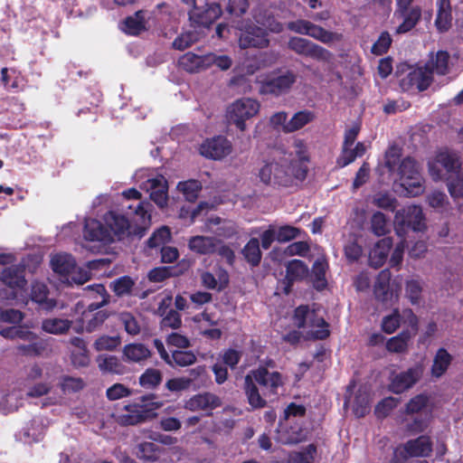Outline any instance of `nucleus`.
<instances>
[{"label": "nucleus", "instance_id": "nucleus-43", "mask_svg": "<svg viewBox=\"0 0 463 463\" xmlns=\"http://www.w3.org/2000/svg\"><path fill=\"white\" fill-rule=\"evenodd\" d=\"M124 355L128 361L139 363L151 356L150 350L144 344H129L124 347Z\"/></svg>", "mask_w": 463, "mask_h": 463}, {"label": "nucleus", "instance_id": "nucleus-6", "mask_svg": "<svg viewBox=\"0 0 463 463\" xmlns=\"http://www.w3.org/2000/svg\"><path fill=\"white\" fill-rule=\"evenodd\" d=\"M308 320L310 326L319 327L309 332L313 340H325L330 335L329 324L315 312H310L308 306L301 305L294 310L293 322L298 328H305Z\"/></svg>", "mask_w": 463, "mask_h": 463}, {"label": "nucleus", "instance_id": "nucleus-29", "mask_svg": "<svg viewBox=\"0 0 463 463\" xmlns=\"http://www.w3.org/2000/svg\"><path fill=\"white\" fill-rule=\"evenodd\" d=\"M218 242L220 241L213 237L197 235L190 238L188 247L197 254L207 255L216 251Z\"/></svg>", "mask_w": 463, "mask_h": 463}, {"label": "nucleus", "instance_id": "nucleus-9", "mask_svg": "<svg viewBox=\"0 0 463 463\" xmlns=\"http://www.w3.org/2000/svg\"><path fill=\"white\" fill-rule=\"evenodd\" d=\"M287 28L298 34L307 35L325 44H330L334 42H340L343 39L341 33L327 31L320 25L315 24L305 19H298L288 22Z\"/></svg>", "mask_w": 463, "mask_h": 463}, {"label": "nucleus", "instance_id": "nucleus-8", "mask_svg": "<svg viewBox=\"0 0 463 463\" xmlns=\"http://www.w3.org/2000/svg\"><path fill=\"white\" fill-rule=\"evenodd\" d=\"M260 107L259 101L250 98L237 99L227 109V120L241 131H244L246 129L245 121L256 116Z\"/></svg>", "mask_w": 463, "mask_h": 463}, {"label": "nucleus", "instance_id": "nucleus-36", "mask_svg": "<svg viewBox=\"0 0 463 463\" xmlns=\"http://www.w3.org/2000/svg\"><path fill=\"white\" fill-rule=\"evenodd\" d=\"M412 334L409 329H404L397 335L391 337L386 342V349L390 353L403 354L408 351V346Z\"/></svg>", "mask_w": 463, "mask_h": 463}, {"label": "nucleus", "instance_id": "nucleus-33", "mask_svg": "<svg viewBox=\"0 0 463 463\" xmlns=\"http://www.w3.org/2000/svg\"><path fill=\"white\" fill-rule=\"evenodd\" d=\"M453 361V356L444 347H440L437 350L432 365L430 368L431 375L435 378H440L448 371Z\"/></svg>", "mask_w": 463, "mask_h": 463}, {"label": "nucleus", "instance_id": "nucleus-38", "mask_svg": "<svg viewBox=\"0 0 463 463\" xmlns=\"http://www.w3.org/2000/svg\"><path fill=\"white\" fill-rule=\"evenodd\" d=\"M97 362L102 373L124 374L127 372L126 366L115 355H99Z\"/></svg>", "mask_w": 463, "mask_h": 463}, {"label": "nucleus", "instance_id": "nucleus-27", "mask_svg": "<svg viewBox=\"0 0 463 463\" xmlns=\"http://www.w3.org/2000/svg\"><path fill=\"white\" fill-rule=\"evenodd\" d=\"M449 53L447 51L440 50L435 54L431 53L430 60L425 63L424 67L430 71V76H432L433 73L444 76L449 71Z\"/></svg>", "mask_w": 463, "mask_h": 463}, {"label": "nucleus", "instance_id": "nucleus-62", "mask_svg": "<svg viewBox=\"0 0 463 463\" xmlns=\"http://www.w3.org/2000/svg\"><path fill=\"white\" fill-rule=\"evenodd\" d=\"M300 230L291 225H282L276 230V239L279 242H287L296 239Z\"/></svg>", "mask_w": 463, "mask_h": 463}, {"label": "nucleus", "instance_id": "nucleus-60", "mask_svg": "<svg viewBox=\"0 0 463 463\" xmlns=\"http://www.w3.org/2000/svg\"><path fill=\"white\" fill-rule=\"evenodd\" d=\"M120 321L124 325L125 330L131 335H138L140 332V326L130 312H123L120 315Z\"/></svg>", "mask_w": 463, "mask_h": 463}, {"label": "nucleus", "instance_id": "nucleus-41", "mask_svg": "<svg viewBox=\"0 0 463 463\" xmlns=\"http://www.w3.org/2000/svg\"><path fill=\"white\" fill-rule=\"evenodd\" d=\"M241 253L245 260L251 267L259 266L262 258V253L260 248V241L257 238L250 239L241 250Z\"/></svg>", "mask_w": 463, "mask_h": 463}, {"label": "nucleus", "instance_id": "nucleus-59", "mask_svg": "<svg viewBox=\"0 0 463 463\" xmlns=\"http://www.w3.org/2000/svg\"><path fill=\"white\" fill-rule=\"evenodd\" d=\"M392 38L388 32H383L378 40L372 46V52L375 55L386 53L392 44Z\"/></svg>", "mask_w": 463, "mask_h": 463}, {"label": "nucleus", "instance_id": "nucleus-35", "mask_svg": "<svg viewBox=\"0 0 463 463\" xmlns=\"http://www.w3.org/2000/svg\"><path fill=\"white\" fill-rule=\"evenodd\" d=\"M52 270L61 276L73 273L76 269V261L71 254H56L51 260Z\"/></svg>", "mask_w": 463, "mask_h": 463}, {"label": "nucleus", "instance_id": "nucleus-64", "mask_svg": "<svg viewBox=\"0 0 463 463\" xmlns=\"http://www.w3.org/2000/svg\"><path fill=\"white\" fill-rule=\"evenodd\" d=\"M241 352L233 348L223 350L221 357L222 361L226 367L235 369L241 358Z\"/></svg>", "mask_w": 463, "mask_h": 463}, {"label": "nucleus", "instance_id": "nucleus-49", "mask_svg": "<svg viewBox=\"0 0 463 463\" xmlns=\"http://www.w3.org/2000/svg\"><path fill=\"white\" fill-rule=\"evenodd\" d=\"M371 411L370 396L366 392H358L354 400L353 412L357 418H364Z\"/></svg>", "mask_w": 463, "mask_h": 463}, {"label": "nucleus", "instance_id": "nucleus-47", "mask_svg": "<svg viewBox=\"0 0 463 463\" xmlns=\"http://www.w3.org/2000/svg\"><path fill=\"white\" fill-rule=\"evenodd\" d=\"M177 189L184 194L186 201L194 203L202 190V184L198 180L189 179L187 181L179 182Z\"/></svg>", "mask_w": 463, "mask_h": 463}, {"label": "nucleus", "instance_id": "nucleus-5", "mask_svg": "<svg viewBox=\"0 0 463 463\" xmlns=\"http://www.w3.org/2000/svg\"><path fill=\"white\" fill-rule=\"evenodd\" d=\"M432 450L431 438L428 435H420L395 448L391 463H402L409 458H427L431 455Z\"/></svg>", "mask_w": 463, "mask_h": 463}, {"label": "nucleus", "instance_id": "nucleus-23", "mask_svg": "<svg viewBox=\"0 0 463 463\" xmlns=\"http://www.w3.org/2000/svg\"><path fill=\"white\" fill-rule=\"evenodd\" d=\"M165 449L152 441H141L134 449V455L143 463H155L158 461Z\"/></svg>", "mask_w": 463, "mask_h": 463}, {"label": "nucleus", "instance_id": "nucleus-44", "mask_svg": "<svg viewBox=\"0 0 463 463\" xmlns=\"http://www.w3.org/2000/svg\"><path fill=\"white\" fill-rule=\"evenodd\" d=\"M72 322L69 319L62 318H47L43 321L42 328L43 331L61 335L66 333L71 327Z\"/></svg>", "mask_w": 463, "mask_h": 463}, {"label": "nucleus", "instance_id": "nucleus-22", "mask_svg": "<svg viewBox=\"0 0 463 463\" xmlns=\"http://www.w3.org/2000/svg\"><path fill=\"white\" fill-rule=\"evenodd\" d=\"M435 161L440 165L449 175L462 171V160L459 152L444 148L439 150L435 156Z\"/></svg>", "mask_w": 463, "mask_h": 463}, {"label": "nucleus", "instance_id": "nucleus-45", "mask_svg": "<svg viewBox=\"0 0 463 463\" xmlns=\"http://www.w3.org/2000/svg\"><path fill=\"white\" fill-rule=\"evenodd\" d=\"M327 264L325 261L316 260L311 273V282L313 287L321 291L327 286V280L326 279Z\"/></svg>", "mask_w": 463, "mask_h": 463}, {"label": "nucleus", "instance_id": "nucleus-26", "mask_svg": "<svg viewBox=\"0 0 463 463\" xmlns=\"http://www.w3.org/2000/svg\"><path fill=\"white\" fill-rule=\"evenodd\" d=\"M250 376L245 375L243 383V391L248 403L252 409H262L267 405L266 396L263 395L262 391L260 393L259 385Z\"/></svg>", "mask_w": 463, "mask_h": 463}, {"label": "nucleus", "instance_id": "nucleus-30", "mask_svg": "<svg viewBox=\"0 0 463 463\" xmlns=\"http://www.w3.org/2000/svg\"><path fill=\"white\" fill-rule=\"evenodd\" d=\"M435 25L440 33L448 32L452 25V9L450 0H438Z\"/></svg>", "mask_w": 463, "mask_h": 463}, {"label": "nucleus", "instance_id": "nucleus-28", "mask_svg": "<svg viewBox=\"0 0 463 463\" xmlns=\"http://www.w3.org/2000/svg\"><path fill=\"white\" fill-rule=\"evenodd\" d=\"M83 237L90 241H108L109 233L104 225L96 219H86L83 229Z\"/></svg>", "mask_w": 463, "mask_h": 463}, {"label": "nucleus", "instance_id": "nucleus-54", "mask_svg": "<svg viewBox=\"0 0 463 463\" xmlns=\"http://www.w3.org/2000/svg\"><path fill=\"white\" fill-rule=\"evenodd\" d=\"M198 41L196 32L189 31L178 35L172 43L175 50L184 51Z\"/></svg>", "mask_w": 463, "mask_h": 463}, {"label": "nucleus", "instance_id": "nucleus-48", "mask_svg": "<svg viewBox=\"0 0 463 463\" xmlns=\"http://www.w3.org/2000/svg\"><path fill=\"white\" fill-rule=\"evenodd\" d=\"M135 281L130 276H122L111 281L110 288L117 297L131 295Z\"/></svg>", "mask_w": 463, "mask_h": 463}, {"label": "nucleus", "instance_id": "nucleus-63", "mask_svg": "<svg viewBox=\"0 0 463 463\" xmlns=\"http://www.w3.org/2000/svg\"><path fill=\"white\" fill-rule=\"evenodd\" d=\"M165 343L168 346H175L180 349H187L191 346L190 339L179 333L173 332L169 334L165 338Z\"/></svg>", "mask_w": 463, "mask_h": 463}, {"label": "nucleus", "instance_id": "nucleus-11", "mask_svg": "<svg viewBox=\"0 0 463 463\" xmlns=\"http://www.w3.org/2000/svg\"><path fill=\"white\" fill-rule=\"evenodd\" d=\"M288 48L298 55L317 61H328L332 57V53L328 50L302 37H290Z\"/></svg>", "mask_w": 463, "mask_h": 463}, {"label": "nucleus", "instance_id": "nucleus-13", "mask_svg": "<svg viewBox=\"0 0 463 463\" xmlns=\"http://www.w3.org/2000/svg\"><path fill=\"white\" fill-rule=\"evenodd\" d=\"M433 81V77L430 71L423 67L411 69L400 80V86L404 91H410L416 89L418 91L426 90Z\"/></svg>", "mask_w": 463, "mask_h": 463}, {"label": "nucleus", "instance_id": "nucleus-53", "mask_svg": "<svg viewBox=\"0 0 463 463\" xmlns=\"http://www.w3.org/2000/svg\"><path fill=\"white\" fill-rule=\"evenodd\" d=\"M399 400L394 397H386L381 400L374 408V414L378 419L386 418L397 407Z\"/></svg>", "mask_w": 463, "mask_h": 463}, {"label": "nucleus", "instance_id": "nucleus-32", "mask_svg": "<svg viewBox=\"0 0 463 463\" xmlns=\"http://www.w3.org/2000/svg\"><path fill=\"white\" fill-rule=\"evenodd\" d=\"M150 199L159 207L164 208L167 204L168 186L166 181L160 178H152L148 180Z\"/></svg>", "mask_w": 463, "mask_h": 463}, {"label": "nucleus", "instance_id": "nucleus-56", "mask_svg": "<svg viewBox=\"0 0 463 463\" xmlns=\"http://www.w3.org/2000/svg\"><path fill=\"white\" fill-rule=\"evenodd\" d=\"M60 386L64 392H77L84 388L85 383L81 378L66 375L61 378Z\"/></svg>", "mask_w": 463, "mask_h": 463}, {"label": "nucleus", "instance_id": "nucleus-2", "mask_svg": "<svg viewBox=\"0 0 463 463\" xmlns=\"http://www.w3.org/2000/svg\"><path fill=\"white\" fill-rule=\"evenodd\" d=\"M153 393L143 395L136 402L124 406L125 412L118 416V421L121 426H135L146 422L157 417L156 410L162 407L161 402H154Z\"/></svg>", "mask_w": 463, "mask_h": 463}, {"label": "nucleus", "instance_id": "nucleus-19", "mask_svg": "<svg viewBox=\"0 0 463 463\" xmlns=\"http://www.w3.org/2000/svg\"><path fill=\"white\" fill-rule=\"evenodd\" d=\"M0 280L6 287L22 290L27 284L25 279V267L23 265H12L4 268L0 271Z\"/></svg>", "mask_w": 463, "mask_h": 463}, {"label": "nucleus", "instance_id": "nucleus-39", "mask_svg": "<svg viewBox=\"0 0 463 463\" xmlns=\"http://www.w3.org/2000/svg\"><path fill=\"white\" fill-rule=\"evenodd\" d=\"M197 361L196 354L194 351L180 349L171 351L170 364H167L172 368L187 367Z\"/></svg>", "mask_w": 463, "mask_h": 463}, {"label": "nucleus", "instance_id": "nucleus-42", "mask_svg": "<svg viewBox=\"0 0 463 463\" xmlns=\"http://www.w3.org/2000/svg\"><path fill=\"white\" fill-rule=\"evenodd\" d=\"M163 381V373L160 370L156 368H147L139 376L138 383L141 387L146 390L156 389Z\"/></svg>", "mask_w": 463, "mask_h": 463}, {"label": "nucleus", "instance_id": "nucleus-57", "mask_svg": "<svg viewBox=\"0 0 463 463\" xmlns=\"http://www.w3.org/2000/svg\"><path fill=\"white\" fill-rule=\"evenodd\" d=\"M344 253L349 262H354L361 258L363 248L355 239L350 240L344 246Z\"/></svg>", "mask_w": 463, "mask_h": 463}, {"label": "nucleus", "instance_id": "nucleus-46", "mask_svg": "<svg viewBox=\"0 0 463 463\" xmlns=\"http://www.w3.org/2000/svg\"><path fill=\"white\" fill-rule=\"evenodd\" d=\"M183 272L177 267L162 266L152 269L147 275L151 282H162L171 277H178Z\"/></svg>", "mask_w": 463, "mask_h": 463}, {"label": "nucleus", "instance_id": "nucleus-50", "mask_svg": "<svg viewBox=\"0 0 463 463\" xmlns=\"http://www.w3.org/2000/svg\"><path fill=\"white\" fill-rule=\"evenodd\" d=\"M430 402V397L426 393H420L413 396L405 406V413L412 415L421 412L425 410Z\"/></svg>", "mask_w": 463, "mask_h": 463}, {"label": "nucleus", "instance_id": "nucleus-1", "mask_svg": "<svg viewBox=\"0 0 463 463\" xmlns=\"http://www.w3.org/2000/svg\"><path fill=\"white\" fill-rule=\"evenodd\" d=\"M308 173L307 165L299 162H288L285 158L277 159L269 156L263 158L256 176L260 182L274 189L290 188L303 182Z\"/></svg>", "mask_w": 463, "mask_h": 463}, {"label": "nucleus", "instance_id": "nucleus-52", "mask_svg": "<svg viewBox=\"0 0 463 463\" xmlns=\"http://www.w3.org/2000/svg\"><path fill=\"white\" fill-rule=\"evenodd\" d=\"M171 240V231L167 226H162L156 230L148 238L146 245L151 248H157Z\"/></svg>", "mask_w": 463, "mask_h": 463}, {"label": "nucleus", "instance_id": "nucleus-17", "mask_svg": "<svg viewBox=\"0 0 463 463\" xmlns=\"http://www.w3.org/2000/svg\"><path fill=\"white\" fill-rule=\"evenodd\" d=\"M222 14L221 5L216 2L205 3L202 7L195 6L190 19L198 26L210 27Z\"/></svg>", "mask_w": 463, "mask_h": 463}, {"label": "nucleus", "instance_id": "nucleus-34", "mask_svg": "<svg viewBox=\"0 0 463 463\" xmlns=\"http://www.w3.org/2000/svg\"><path fill=\"white\" fill-rule=\"evenodd\" d=\"M145 14L144 10H138L134 15L127 16L122 22V30L129 35L140 34L146 29Z\"/></svg>", "mask_w": 463, "mask_h": 463}, {"label": "nucleus", "instance_id": "nucleus-12", "mask_svg": "<svg viewBox=\"0 0 463 463\" xmlns=\"http://www.w3.org/2000/svg\"><path fill=\"white\" fill-rule=\"evenodd\" d=\"M247 374L261 388L264 396L278 394L279 387L283 385L281 373L269 372L264 366H258Z\"/></svg>", "mask_w": 463, "mask_h": 463}, {"label": "nucleus", "instance_id": "nucleus-61", "mask_svg": "<svg viewBox=\"0 0 463 463\" xmlns=\"http://www.w3.org/2000/svg\"><path fill=\"white\" fill-rule=\"evenodd\" d=\"M132 394V391L122 383H114L106 391L107 398L109 401H116Z\"/></svg>", "mask_w": 463, "mask_h": 463}, {"label": "nucleus", "instance_id": "nucleus-10", "mask_svg": "<svg viewBox=\"0 0 463 463\" xmlns=\"http://www.w3.org/2000/svg\"><path fill=\"white\" fill-rule=\"evenodd\" d=\"M424 370V364L419 362L405 371L392 374L389 391L395 394H402L410 390L422 378Z\"/></svg>", "mask_w": 463, "mask_h": 463}, {"label": "nucleus", "instance_id": "nucleus-3", "mask_svg": "<svg viewBox=\"0 0 463 463\" xmlns=\"http://www.w3.org/2000/svg\"><path fill=\"white\" fill-rule=\"evenodd\" d=\"M297 79V74L291 70L272 71L259 81V93L276 98L288 94Z\"/></svg>", "mask_w": 463, "mask_h": 463}, {"label": "nucleus", "instance_id": "nucleus-31", "mask_svg": "<svg viewBox=\"0 0 463 463\" xmlns=\"http://www.w3.org/2000/svg\"><path fill=\"white\" fill-rule=\"evenodd\" d=\"M397 13L403 19L402 23L396 29V33L399 34L411 31L421 18V8L418 5L408 8L406 11L397 10L395 14Z\"/></svg>", "mask_w": 463, "mask_h": 463}, {"label": "nucleus", "instance_id": "nucleus-58", "mask_svg": "<svg viewBox=\"0 0 463 463\" xmlns=\"http://www.w3.org/2000/svg\"><path fill=\"white\" fill-rule=\"evenodd\" d=\"M257 22L271 33H279L283 31V24L271 14L260 15V17L257 18Z\"/></svg>", "mask_w": 463, "mask_h": 463}, {"label": "nucleus", "instance_id": "nucleus-20", "mask_svg": "<svg viewBox=\"0 0 463 463\" xmlns=\"http://www.w3.org/2000/svg\"><path fill=\"white\" fill-rule=\"evenodd\" d=\"M221 405L220 397L211 392L195 394L184 402V408L191 411L214 410Z\"/></svg>", "mask_w": 463, "mask_h": 463}, {"label": "nucleus", "instance_id": "nucleus-16", "mask_svg": "<svg viewBox=\"0 0 463 463\" xmlns=\"http://www.w3.org/2000/svg\"><path fill=\"white\" fill-rule=\"evenodd\" d=\"M308 267L301 260L294 259L289 260L286 265V276L280 281L283 292L288 295L296 281L303 280L308 275Z\"/></svg>", "mask_w": 463, "mask_h": 463}, {"label": "nucleus", "instance_id": "nucleus-14", "mask_svg": "<svg viewBox=\"0 0 463 463\" xmlns=\"http://www.w3.org/2000/svg\"><path fill=\"white\" fill-rule=\"evenodd\" d=\"M232 144L223 136L207 138L200 146V154L206 158L220 160L232 153Z\"/></svg>", "mask_w": 463, "mask_h": 463}, {"label": "nucleus", "instance_id": "nucleus-24", "mask_svg": "<svg viewBox=\"0 0 463 463\" xmlns=\"http://www.w3.org/2000/svg\"><path fill=\"white\" fill-rule=\"evenodd\" d=\"M178 62L183 70L194 73L208 68L212 64V58L208 55H198L188 52L180 57Z\"/></svg>", "mask_w": 463, "mask_h": 463}, {"label": "nucleus", "instance_id": "nucleus-51", "mask_svg": "<svg viewBox=\"0 0 463 463\" xmlns=\"http://www.w3.org/2000/svg\"><path fill=\"white\" fill-rule=\"evenodd\" d=\"M447 186L451 197L458 199L463 198V173L462 171L449 175L447 178Z\"/></svg>", "mask_w": 463, "mask_h": 463}, {"label": "nucleus", "instance_id": "nucleus-18", "mask_svg": "<svg viewBox=\"0 0 463 463\" xmlns=\"http://www.w3.org/2000/svg\"><path fill=\"white\" fill-rule=\"evenodd\" d=\"M104 222L119 241L132 233L130 232L131 225L129 220L124 214L118 213L116 211L108 212L104 215Z\"/></svg>", "mask_w": 463, "mask_h": 463}, {"label": "nucleus", "instance_id": "nucleus-25", "mask_svg": "<svg viewBox=\"0 0 463 463\" xmlns=\"http://www.w3.org/2000/svg\"><path fill=\"white\" fill-rule=\"evenodd\" d=\"M392 247V240L385 237L378 241L369 253V265L374 269L381 268L386 261Z\"/></svg>", "mask_w": 463, "mask_h": 463}, {"label": "nucleus", "instance_id": "nucleus-37", "mask_svg": "<svg viewBox=\"0 0 463 463\" xmlns=\"http://www.w3.org/2000/svg\"><path fill=\"white\" fill-rule=\"evenodd\" d=\"M391 279L392 273L389 269H384L378 274L374 283L373 293L379 301L384 302L388 299Z\"/></svg>", "mask_w": 463, "mask_h": 463}, {"label": "nucleus", "instance_id": "nucleus-55", "mask_svg": "<svg viewBox=\"0 0 463 463\" xmlns=\"http://www.w3.org/2000/svg\"><path fill=\"white\" fill-rule=\"evenodd\" d=\"M371 229L376 236L385 235L388 232L387 219L381 212H376L371 218Z\"/></svg>", "mask_w": 463, "mask_h": 463}, {"label": "nucleus", "instance_id": "nucleus-4", "mask_svg": "<svg viewBox=\"0 0 463 463\" xmlns=\"http://www.w3.org/2000/svg\"><path fill=\"white\" fill-rule=\"evenodd\" d=\"M398 174L402 186L405 189L407 195L418 196L424 192V178L422 177L418 162L407 156L399 164Z\"/></svg>", "mask_w": 463, "mask_h": 463}, {"label": "nucleus", "instance_id": "nucleus-21", "mask_svg": "<svg viewBox=\"0 0 463 463\" xmlns=\"http://www.w3.org/2000/svg\"><path fill=\"white\" fill-rule=\"evenodd\" d=\"M46 426L40 417H33L19 432L20 439L24 443H38L45 435Z\"/></svg>", "mask_w": 463, "mask_h": 463}, {"label": "nucleus", "instance_id": "nucleus-7", "mask_svg": "<svg viewBox=\"0 0 463 463\" xmlns=\"http://www.w3.org/2000/svg\"><path fill=\"white\" fill-rule=\"evenodd\" d=\"M394 227L399 236H403L409 230L421 232L425 229L422 209L418 205H409L396 212Z\"/></svg>", "mask_w": 463, "mask_h": 463}, {"label": "nucleus", "instance_id": "nucleus-15", "mask_svg": "<svg viewBox=\"0 0 463 463\" xmlns=\"http://www.w3.org/2000/svg\"><path fill=\"white\" fill-rule=\"evenodd\" d=\"M267 31L257 25L248 26L239 38V44L241 49L248 48H267L269 44Z\"/></svg>", "mask_w": 463, "mask_h": 463}, {"label": "nucleus", "instance_id": "nucleus-40", "mask_svg": "<svg viewBox=\"0 0 463 463\" xmlns=\"http://www.w3.org/2000/svg\"><path fill=\"white\" fill-rule=\"evenodd\" d=\"M315 119V114L309 110H301L293 115L291 119L284 126L286 133H292L304 128Z\"/></svg>", "mask_w": 463, "mask_h": 463}]
</instances>
